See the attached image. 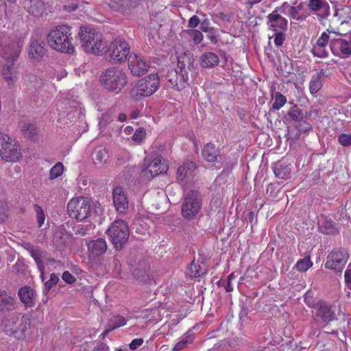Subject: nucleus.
I'll list each match as a JSON object with an SVG mask.
<instances>
[{
	"instance_id": "nucleus-1",
	"label": "nucleus",
	"mask_w": 351,
	"mask_h": 351,
	"mask_svg": "<svg viewBox=\"0 0 351 351\" xmlns=\"http://www.w3.org/2000/svg\"><path fill=\"white\" fill-rule=\"evenodd\" d=\"M23 45V40L16 36H10L5 33L0 34V53L6 58L2 74L9 86L17 79V71L14 66Z\"/></svg>"
},
{
	"instance_id": "nucleus-2",
	"label": "nucleus",
	"mask_w": 351,
	"mask_h": 351,
	"mask_svg": "<svg viewBox=\"0 0 351 351\" xmlns=\"http://www.w3.org/2000/svg\"><path fill=\"white\" fill-rule=\"evenodd\" d=\"M99 82L104 90L118 95L128 85V77L126 72L120 66H110L101 72Z\"/></svg>"
},
{
	"instance_id": "nucleus-3",
	"label": "nucleus",
	"mask_w": 351,
	"mask_h": 351,
	"mask_svg": "<svg viewBox=\"0 0 351 351\" xmlns=\"http://www.w3.org/2000/svg\"><path fill=\"white\" fill-rule=\"evenodd\" d=\"M72 41L71 27L67 25L56 26L47 36L49 46L62 53H73L75 51V47Z\"/></svg>"
},
{
	"instance_id": "nucleus-4",
	"label": "nucleus",
	"mask_w": 351,
	"mask_h": 351,
	"mask_svg": "<svg viewBox=\"0 0 351 351\" xmlns=\"http://www.w3.org/2000/svg\"><path fill=\"white\" fill-rule=\"evenodd\" d=\"M1 327L7 335L21 339L30 327V318L26 314L12 313L2 317Z\"/></svg>"
},
{
	"instance_id": "nucleus-5",
	"label": "nucleus",
	"mask_w": 351,
	"mask_h": 351,
	"mask_svg": "<svg viewBox=\"0 0 351 351\" xmlns=\"http://www.w3.org/2000/svg\"><path fill=\"white\" fill-rule=\"evenodd\" d=\"M159 86L158 74L152 73L139 80L135 87L130 91V95L134 100L138 101L143 97H149L154 93Z\"/></svg>"
},
{
	"instance_id": "nucleus-6",
	"label": "nucleus",
	"mask_w": 351,
	"mask_h": 351,
	"mask_svg": "<svg viewBox=\"0 0 351 351\" xmlns=\"http://www.w3.org/2000/svg\"><path fill=\"white\" fill-rule=\"evenodd\" d=\"M106 232L110 237L114 248L118 251L124 247L130 235L127 223L121 219L114 221Z\"/></svg>"
},
{
	"instance_id": "nucleus-7",
	"label": "nucleus",
	"mask_w": 351,
	"mask_h": 351,
	"mask_svg": "<svg viewBox=\"0 0 351 351\" xmlns=\"http://www.w3.org/2000/svg\"><path fill=\"white\" fill-rule=\"evenodd\" d=\"M130 53V47L128 43L121 38L111 42L106 50V60L110 62L121 64L128 60Z\"/></svg>"
},
{
	"instance_id": "nucleus-8",
	"label": "nucleus",
	"mask_w": 351,
	"mask_h": 351,
	"mask_svg": "<svg viewBox=\"0 0 351 351\" xmlns=\"http://www.w3.org/2000/svg\"><path fill=\"white\" fill-rule=\"evenodd\" d=\"M93 208L90 199L87 197H78L71 199L67 204V213L71 218L82 221L91 216Z\"/></svg>"
},
{
	"instance_id": "nucleus-9",
	"label": "nucleus",
	"mask_w": 351,
	"mask_h": 351,
	"mask_svg": "<svg viewBox=\"0 0 351 351\" xmlns=\"http://www.w3.org/2000/svg\"><path fill=\"white\" fill-rule=\"evenodd\" d=\"M202 195L197 190H190L186 194L182 205V215L185 219L193 218L202 208Z\"/></svg>"
},
{
	"instance_id": "nucleus-10",
	"label": "nucleus",
	"mask_w": 351,
	"mask_h": 351,
	"mask_svg": "<svg viewBox=\"0 0 351 351\" xmlns=\"http://www.w3.org/2000/svg\"><path fill=\"white\" fill-rule=\"evenodd\" d=\"M0 155L8 162L16 161L21 156L19 145L6 134L0 135Z\"/></svg>"
},
{
	"instance_id": "nucleus-11",
	"label": "nucleus",
	"mask_w": 351,
	"mask_h": 351,
	"mask_svg": "<svg viewBox=\"0 0 351 351\" xmlns=\"http://www.w3.org/2000/svg\"><path fill=\"white\" fill-rule=\"evenodd\" d=\"M349 258V254L344 248L332 250L327 256L325 267L341 274Z\"/></svg>"
},
{
	"instance_id": "nucleus-12",
	"label": "nucleus",
	"mask_w": 351,
	"mask_h": 351,
	"mask_svg": "<svg viewBox=\"0 0 351 351\" xmlns=\"http://www.w3.org/2000/svg\"><path fill=\"white\" fill-rule=\"evenodd\" d=\"M286 7H288V3H283L280 7L276 9L267 15V24L269 29L274 32L285 31L287 29L288 21L280 14H286Z\"/></svg>"
},
{
	"instance_id": "nucleus-13",
	"label": "nucleus",
	"mask_w": 351,
	"mask_h": 351,
	"mask_svg": "<svg viewBox=\"0 0 351 351\" xmlns=\"http://www.w3.org/2000/svg\"><path fill=\"white\" fill-rule=\"evenodd\" d=\"M312 308L315 310V316L326 324L337 319L333 306L324 301L319 300L315 305H312Z\"/></svg>"
},
{
	"instance_id": "nucleus-14",
	"label": "nucleus",
	"mask_w": 351,
	"mask_h": 351,
	"mask_svg": "<svg viewBox=\"0 0 351 351\" xmlns=\"http://www.w3.org/2000/svg\"><path fill=\"white\" fill-rule=\"evenodd\" d=\"M197 168L196 164L192 161L185 162L180 166L176 173V178L179 184L184 185L190 182L193 179Z\"/></svg>"
},
{
	"instance_id": "nucleus-15",
	"label": "nucleus",
	"mask_w": 351,
	"mask_h": 351,
	"mask_svg": "<svg viewBox=\"0 0 351 351\" xmlns=\"http://www.w3.org/2000/svg\"><path fill=\"white\" fill-rule=\"evenodd\" d=\"M128 67L134 76L143 75L148 69V64L136 53H132L128 58Z\"/></svg>"
},
{
	"instance_id": "nucleus-16",
	"label": "nucleus",
	"mask_w": 351,
	"mask_h": 351,
	"mask_svg": "<svg viewBox=\"0 0 351 351\" xmlns=\"http://www.w3.org/2000/svg\"><path fill=\"white\" fill-rule=\"evenodd\" d=\"M78 35L82 43V47L86 53L88 52L87 46L89 47H92V44L99 40V37L101 36V34L97 32L96 29H88L86 27H81Z\"/></svg>"
},
{
	"instance_id": "nucleus-17",
	"label": "nucleus",
	"mask_w": 351,
	"mask_h": 351,
	"mask_svg": "<svg viewBox=\"0 0 351 351\" xmlns=\"http://www.w3.org/2000/svg\"><path fill=\"white\" fill-rule=\"evenodd\" d=\"M112 197L116 210L120 213H124L128 208V199L124 189L116 186L113 189Z\"/></svg>"
},
{
	"instance_id": "nucleus-18",
	"label": "nucleus",
	"mask_w": 351,
	"mask_h": 351,
	"mask_svg": "<svg viewBox=\"0 0 351 351\" xmlns=\"http://www.w3.org/2000/svg\"><path fill=\"white\" fill-rule=\"evenodd\" d=\"M330 48L335 56L348 57L351 55V41H348L342 38L331 40Z\"/></svg>"
},
{
	"instance_id": "nucleus-19",
	"label": "nucleus",
	"mask_w": 351,
	"mask_h": 351,
	"mask_svg": "<svg viewBox=\"0 0 351 351\" xmlns=\"http://www.w3.org/2000/svg\"><path fill=\"white\" fill-rule=\"evenodd\" d=\"M167 166L162 162V159L160 157L153 159L148 165L146 166L143 171L144 176L148 178H153L162 173L166 172Z\"/></svg>"
},
{
	"instance_id": "nucleus-20",
	"label": "nucleus",
	"mask_w": 351,
	"mask_h": 351,
	"mask_svg": "<svg viewBox=\"0 0 351 351\" xmlns=\"http://www.w3.org/2000/svg\"><path fill=\"white\" fill-rule=\"evenodd\" d=\"M308 7L317 15L319 21L330 15V6L326 0H308Z\"/></svg>"
},
{
	"instance_id": "nucleus-21",
	"label": "nucleus",
	"mask_w": 351,
	"mask_h": 351,
	"mask_svg": "<svg viewBox=\"0 0 351 351\" xmlns=\"http://www.w3.org/2000/svg\"><path fill=\"white\" fill-rule=\"evenodd\" d=\"M193 69V60L190 54L184 53L178 58L177 70L181 73V80H188L189 72Z\"/></svg>"
},
{
	"instance_id": "nucleus-22",
	"label": "nucleus",
	"mask_w": 351,
	"mask_h": 351,
	"mask_svg": "<svg viewBox=\"0 0 351 351\" xmlns=\"http://www.w3.org/2000/svg\"><path fill=\"white\" fill-rule=\"evenodd\" d=\"M16 307L17 302L14 296L4 290H0V314H7Z\"/></svg>"
},
{
	"instance_id": "nucleus-23",
	"label": "nucleus",
	"mask_w": 351,
	"mask_h": 351,
	"mask_svg": "<svg viewBox=\"0 0 351 351\" xmlns=\"http://www.w3.org/2000/svg\"><path fill=\"white\" fill-rule=\"evenodd\" d=\"M30 255L35 261L39 271L45 269V264L48 265L50 262L54 261V259L49 256L47 251L42 250L39 247L35 248V250Z\"/></svg>"
},
{
	"instance_id": "nucleus-24",
	"label": "nucleus",
	"mask_w": 351,
	"mask_h": 351,
	"mask_svg": "<svg viewBox=\"0 0 351 351\" xmlns=\"http://www.w3.org/2000/svg\"><path fill=\"white\" fill-rule=\"evenodd\" d=\"M45 44L43 40H32L29 45L28 56L31 59L40 60L45 53Z\"/></svg>"
},
{
	"instance_id": "nucleus-25",
	"label": "nucleus",
	"mask_w": 351,
	"mask_h": 351,
	"mask_svg": "<svg viewBox=\"0 0 351 351\" xmlns=\"http://www.w3.org/2000/svg\"><path fill=\"white\" fill-rule=\"evenodd\" d=\"M18 295L21 302L23 303L26 307H31L34 305L35 292L30 287L25 286L21 287L19 290Z\"/></svg>"
},
{
	"instance_id": "nucleus-26",
	"label": "nucleus",
	"mask_w": 351,
	"mask_h": 351,
	"mask_svg": "<svg viewBox=\"0 0 351 351\" xmlns=\"http://www.w3.org/2000/svg\"><path fill=\"white\" fill-rule=\"evenodd\" d=\"M202 155L204 159L208 162L218 161V158H221L219 150L212 143H207L204 146Z\"/></svg>"
},
{
	"instance_id": "nucleus-27",
	"label": "nucleus",
	"mask_w": 351,
	"mask_h": 351,
	"mask_svg": "<svg viewBox=\"0 0 351 351\" xmlns=\"http://www.w3.org/2000/svg\"><path fill=\"white\" fill-rule=\"evenodd\" d=\"M167 81L171 84L172 87L176 90H181L185 87L188 80H181V73L177 69L169 71L166 76Z\"/></svg>"
},
{
	"instance_id": "nucleus-28",
	"label": "nucleus",
	"mask_w": 351,
	"mask_h": 351,
	"mask_svg": "<svg viewBox=\"0 0 351 351\" xmlns=\"http://www.w3.org/2000/svg\"><path fill=\"white\" fill-rule=\"evenodd\" d=\"M88 250L93 256H100L107 250V243L101 238L90 241L87 245Z\"/></svg>"
},
{
	"instance_id": "nucleus-29",
	"label": "nucleus",
	"mask_w": 351,
	"mask_h": 351,
	"mask_svg": "<svg viewBox=\"0 0 351 351\" xmlns=\"http://www.w3.org/2000/svg\"><path fill=\"white\" fill-rule=\"evenodd\" d=\"M200 65L206 69H211L218 65L219 58L214 52H204L200 57Z\"/></svg>"
},
{
	"instance_id": "nucleus-30",
	"label": "nucleus",
	"mask_w": 351,
	"mask_h": 351,
	"mask_svg": "<svg viewBox=\"0 0 351 351\" xmlns=\"http://www.w3.org/2000/svg\"><path fill=\"white\" fill-rule=\"evenodd\" d=\"M324 75L325 71L322 69L312 76L309 82V90L311 94L315 95L321 89L322 86L321 78Z\"/></svg>"
},
{
	"instance_id": "nucleus-31",
	"label": "nucleus",
	"mask_w": 351,
	"mask_h": 351,
	"mask_svg": "<svg viewBox=\"0 0 351 351\" xmlns=\"http://www.w3.org/2000/svg\"><path fill=\"white\" fill-rule=\"evenodd\" d=\"M107 46L106 42L102 39L101 36L99 37V40L94 42L92 44V47L87 46L88 49V52L90 53L95 54V55H102L105 54L106 56V49Z\"/></svg>"
},
{
	"instance_id": "nucleus-32",
	"label": "nucleus",
	"mask_w": 351,
	"mask_h": 351,
	"mask_svg": "<svg viewBox=\"0 0 351 351\" xmlns=\"http://www.w3.org/2000/svg\"><path fill=\"white\" fill-rule=\"evenodd\" d=\"M319 230L325 234H332L337 232L335 223L331 219L322 218L319 225Z\"/></svg>"
},
{
	"instance_id": "nucleus-33",
	"label": "nucleus",
	"mask_w": 351,
	"mask_h": 351,
	"mask_svg": "<svg viewBox=\"0 0 351 351\" xmlns=\"http://www.w3.org/2000/svg\"><path fill=\"white\" fill-rule=\"evenodd\" d=\"M304 118V113L302 109L298 106H292L287 112L285 119L286 121H293L295 122H301Z\"/></svg>"
},
{
	"instance_id": "nucleus-34",
	"label": "nucleus",
	"mask_w": 351,
	"mask_h": 351,
	"mask_svg": "<svg viewBox=\"0 0 351 351\" xmlns=\"http://www.w3.org/2000/svg\"><path fill=\"white\" fill-rule=\"evenodd\" d=\"M272 168L275 176L280 179H287L291 173V168L281 163H276Z\"/></svg>"
},
{
	"instance_id": "nucleus-35",
	"label": "nucleus",
	"mask_w": 351,
	"mask_h": 351,
	"mask_svg": "<svg viewBox=\"0 0 351 351\" xmlns=\"http://www.w3.org/2000/svg\"><path fill=\"white\" fill-rule=\"evenodd\" d=\"M108 151L104 148H99L95 151L93 160L96 165L101 166L106 162Z\"/></svg>"
},
{
	"instance_id": "nucleus-36",
	"label": "nucleus",
	"mask_w": 351,
	"mask_h": 351,
	"mask_svg": "<svg viewBox=\"0 0 351 351\" xmlns=\"http://www.w3.org/2000/svg\"><path fill=\"white\" fill-rule=\"evenodd\" d=\"M126 324V319L120 315H113L108 322V327H110L112 330L123 326Z\"/></svg>"
},
{
	"instance_id": "nucleus-37",
	"label": "nucleus",
	"mask_w": 351,
	"mask_h": 351,
	"mask_svg": "<svg viewBox=\"0 0 351 351\" xmlns=\"http://www.w3.org/2000/svg\"><path fill=\"white\" fill-rule=\"evenodd\" d=\"M206 273V269H202V267L193 261L189 267V276L191 278H197L204 275Z\"/></svg>"
},
{
	"instance_id": "nucleus-38",
	"label": "nucleus",
	"mask_w": 351,
	"mask_h": 351,
	"mask_svg": "<svg viewBox=\"0 0 351 351\" xmlns=\"http://www.w3.org/2000/svg\"><path fill=\"white\" fill-rule=\"evenodd\" d=\"M194 339V337L191 334H186L182 337V339L178 342L173 348V350L179 351L184 349L187 347L189 343H191Z\"/></svg>"
},
{
	"instance_id": "nucleus-39",
	"label": "nucleus",
	"mask_w": 351,
	"mask_h": 351,
	"mask_svg": "<svg viewBox=\"0 0 351 351\" xmlns=\"http://www.w3.org/2000/svg\"><path fill=\"white\" fill-rule=\"evenodd\" d=\"M302 9V4H300L298 6H290L288 4V7H286V10H288L290 17L297 21L304 20L303 16L300 14V12Z\"/></svg>"
},
{
	"instance_id": "nucleus-40",
	"label": "nucleus",
	"mask_w": 351,
	"mask_h": 351,
	"mask_svg": "<svg viewBox=\"0 0 351 351\" xmlns=\"http://www.w3.org/2000/svg\"><path fill=\"white\" fill-rule=\"evenodd\" d=\"M23 134L29 138H33L37 134V130L34 124L25 123L23 125L21 129Z\"/></svg>"
},
{
	"instance_id": "nucleus-41",
	"label": "nucleus",
	"mask_w": 351,
	"mask_h": 351,
	"mask_svg": "<svg viewBox=\"0 0 351 351\" xmlns=\"http://www.w3.org/2000/svg\"><path fill=\"white\" fill-rule=\"evenodd\" d=\"M287 102V98L285 96L282 95L279 92L275 93V101L272 105L274 110H279Z\"/></svg>"
},
{
	"instance_id": "nucleus-42",
	"label": "nucleus",
	"mask_w": 351,
	"mask_h": 351,
	"mask_svg": "<svg viewBox=\"0 0 351 351\" xmlns=\"http://www.w3.org/2000/svg\"><path fill=\"white\" fill-rule=\"evenodd\" d=\"M58 276L55 273H52L50 275V279L44 284L43 293L47 294L49 290L58 283Z\"/></svg>"
},
{
	"instance_id": "nucleus-43",
	"label": "nucleus",
	"mask_w": 351,
	"mask_h": 351,
	"mask_svg": "<svg viewBox=\"0 0 351 351\" xmlns=\"http://www.w3.org/2000/svg\"><path fill=\"white\" fill-rule=\"evenodd\" d=\"M312 266V262L309 258H304L298 261L295 265L296 269L300 271H306Z\"/></svg>"
},
{
	"instance_id": "nucleus-44",
	"label": "nucleus",
	"mask_w": 351,
	"mask_h": 351,
	"mask_svg": "<svg viewBox=\"0 0 351 351\" xmlns=\"http://www.w3.org/2000/svg\"><path fill=\"white\" fill-rule=\"evenodd\" d=\"M64 167L61 162L56 163L50 170V179H55L63 173Z\"/></svg>"
},
{
	"instance_id": "nucleus-45",
	"label": "nucleus",
	"mask_w": 351,
	"mask_h": 351,
	"mask_svg": "<svg viewBox=\"0 0 351 351\" xmlns=\"http://www.w3.org/2000/svg\"><path fill=\"white\" fill-rule=\"evenodd\" d=\"M186 33L192 37L193 42L197 45L199 44L204 38L202 33L195 29H191L186 31Z\"/></svg>"
},
{
	"instance_id": "nucleus-46",
	"label": "nucleus",
	"mask_w": 351,
	"mask_h": 351,
	"mask_svg": "<svg viewBox=\"0 0 351 351\" xmlns=\"http://www.w3.org/2000/svg\"><path fill=\"white\" fill-rule=\"evenodd\" d=\"M314 56L324 58L328 56V52L325 47L314 45L311 49Z\"/></svg>"
},
{
	"instance_id": "nucleus-47",
	"label": "nucleus",
	"mask_w": 351,
	"mask_h": 351,
	"mask_svg": "<svg viewBox=\"0 0 351 351\" xmlns=\"http://www.w3.org/2000/svg\"><path fill=\"white\" fill-rule=\"evenodd\" d=\"M34 207V210L36 213V215H37L38 225L39 227H41L43 225L45 219L43 210L38 204H35Z\"/></svg>"
},
{
	"instance_id": "nucleus-48",
	"label": "nucleus",
	"mask_w": 351,
	"mask_h": 351,
	"mask_svg": "<svg viewBox=\"0 0 351 351\" xmlns=\"http://www.w3.org/2000/svg\"><path fill=\"white\" fill-rule=\"evenodd\" d=\"M339 144L343 147H349L351 145V134L342 133L338 136Z\"/></svg>"
},
{
	"instance_id": "nucleus-49",
	"label": "nucleus",
	"mask_w": 351,
	"mask_h": 351,
	"mask_svg": "<svg viewBox=\"0 0 351 351\" xmlns=\"http://www.w3.org/2000/svg\"><path fill=\"white\" fill-rule=\"evenodd\" d=\"M91 225H77L74 227V232L76 234H79L80 236H84L88 234V232L90 230Z\"/></svg>"
},
{
	"instance_id": "nucleus-50",
	"label": "nucleus",
	"mask_w": 351,
	"mask_h": 351,
	"mask_svg": "<svg viewBox=\"0 0 351 351\" xmlns=\"http://www.w3.org/2000/svg\"><path fill=\"white\" fill-rule=\"evenodd\" d=\"M112 121V119L110 114L108 113H104L102 114L99 121V126L100 129L105 128L111 121Z\"/></svg>"
},
{
	"instance_id": "nucleus-51",
	"label": "nucleus",
	"mask_w": 351,
	"mask_h": 351,
	"mask_svg": "<svg viewBox=\"0 0 351 351\" xmlns=\"http://www.w3.org/2000/svg\"><path fill=\"white\" fill-rule=\"evenodd\" d=\"M329 35L326 32H323L321 36L317 39L315 45L325 47L329 42Z\"/></svg>"
},
{
	"instance_id": "nucleus-52",
	"label": "nucleus",
	"mask_w": 351,
	"mask_h": 351,
	"mask_svg": "<svg viewBox=\"0 0 351 351\" xmlns=\"http://www.w3.org/2000/svg\"><path fill=\"white\" fill-rule=\"evenodd\" d=\"M145 136V132L143 128L137 129L132 136V139L136 143H141Z\"/></svg>"
},
{
	"instance_id": "nucleus-53",
	"label": "nucleus",
	"mask_w": 351,
	"mask_h": 351,
	"mask_svg": "<svg viewBox=\"0 0 351 351\" xmlns=\"http://www.w3.org/2000/svg\"><path fill=\"white\" fill-rule=\"evenodd\" d=\"M274 43L276 46H281L285 39V34L283 31L275 32Z\"/></svg>"
},
{
	"instance_id": "nucleus-54",
	"label": "nucleus",
	"mask_w": 351,
	"mask_h": 351,
	"mask_svg": "<svg viewBox=\"0 0 351 351\" xmlns=\"http://www.w3.org/2000/svg\"><path fill=\"white\" fill-rule=\"evenodd\" d=\"M297 129L299 132V134H300V133L302 132H307L310 130H312V125L307 123L306 121H302L300 123H299L298 125H297Z\"/></svg>"
},
{
	"instance_id": "nucleus-55",
	"label": "nucleus",
	"mask_w": 351,
	"mask_h": 351,
	"mask_svg": "<svg viewBox=\"0 0 351 351\" xmlns=\"http://www.w3.org/2000/svg\"><path fill=\"white\" fill-rule=\"evenodd\" d=\"M62 278L67 284H73L76 281V278L68 271L62 274Z\"/></svg>"
},
{
	"instance_id": "nucleus-56",
	"label": "nucleus",
	"mask_w": 351,
	"mask_h": 351,
	"mask_svg": "<svg viewBox=\"0 0 351 351\" xmlns=\"http://www.w3.org/2000/svg\"><path fill=\"white\" fill-rule=\"evenodd\" d=\"M200 23L199 19L197 16L193 15L189 20L188 27L190 28H195L199 25Z\"/></svg>"
},
{
	"instance_id": "nucleus-57",
	"label": "nucleus",
	"mask_w": 351,
	"mask_h": 351,
	"mask_svg": "<svg viewBox=\"0 0 351 351\" xmlns=\"http://www.w3.org/2000/svg\"><path fill=\"white\" fill-rule=\"evenodd\" d=\"M200 29L204 32H208L213 29V28L210 26V21L208 19H205L201 22Z\"/></svg>"
},
{
	"instance_id": "nucleus-58",
	"label": "nucleus",
	"mask_w": 351,
	"mask_h": 351,
	"mask_svg": "<svg viewBox=\"0 0 351 351\" xmlns=\"http://www.w3.org/2000/svg\"><path fill=\"white\" fill-rule=\"evenodd\" d=\"M143 343V339L141 338L134 339L130 343L129 347L131 350H134L139 348Z\"/></svg>"
},
{
	"instance_id": "nucleus-59",
	"label": "nucleus",
	"mask_w": 351,
	"mask_h": 351,
	"mask_svg": "<svg viewBox=\"0 0 351 351\" xmlns=\"http://www.w3.org/2000/svg\"><path fill=\"white\" fill-rule=\"evenodd\" d=\"M344 278L347 287L351 289V269L345 271Z\"/></svg>"
},
{
	"instance_id": "nucleus-60",
	"label": "nucleus",
	"mask_w": 351,
	"mask_h": 351,
	"mask_svg": "<svg viewBox=\"0 0 351 351\" xmlns=\"http://www.w3.org/2000/svg\"><path fill=\"white\" fill-rule=\"evenodd\" d=\"M23 247H24L28 252L31 254L33 251L35 250V248H37L38 246L34 245L29 242H25L22 244Z\"/></svg>"
},
{
	"instance_id": "nucleus-61",
	"label": "nucleus",
	"mask_w": 351,
	"mask_h": 351,
	"mask_svg": "<svg viewBox=\"0 0 351 351\" xmlns=\"http://www.w3.org/2000/svg\"><path fill=\"white\" fill-rule=\"evenodd\" d=\"M110 348L109 347L104 343H101L99 345H98L93 351H109Z\"/></svg>"
},
{
	"instance_id": "nucleus-62",
	"label": "nucleus",
	"mask_w": 351,
	"mask_h": 351,
	"mask_svg": "<svg viewBox=\"0 0 351 351\" xmlns=\"http://www.w3.org/2000/svg\"><path fill=\"white\" fill-rule=\"evenodd\" d=\"M220 283L226 284L224 289H226V292H230L233 290L232 286L231 285V283L230 281H228V280L220 281Z\"/></svg>"
},
{
	"instance_id": "nucleus-63",
	"label": "nucleus",
	"mask_w": 351,
	"mask_h": 351,
	"mask_svg": "<svg viewBox=\"0 0 351 351\" xmlns=\"http://www.w3.org/2000/svg\"><path fill=\"white\" fill-rule=\"evenodd\" d=\"M304 301H305L306 304H308L311 307H312V305L316 304V303H314V302L311 301V298H310L308 293H306L305 295Z\"/></svg>"
},
{
	"instance_id": "nucleus-64",
	"label": "nucleus",
	"mask_w": 351,
	"mask_h": 351,
	"mask_svg": "<svg viewBox=\"0 0 351 351\" xmlns=\"http://www.w3.org/2000/svg\"><path fill=\"white\" fill-rule=\"evenodd\" d=\"M127 119V116L124 113H120L118 116V120L121 122L125 121Z\"/></svg>"
}]
</instances>
